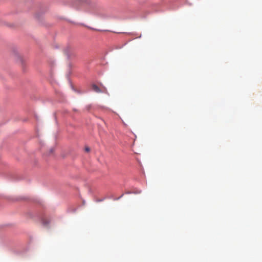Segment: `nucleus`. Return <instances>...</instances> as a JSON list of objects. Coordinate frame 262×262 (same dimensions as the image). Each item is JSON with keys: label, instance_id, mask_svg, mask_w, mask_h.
I'll list each match as a JSON object with an SVG mask.
<instances>
[{"label": "nucleus", "instance_id": "1", "mask_svg": "<svg viewBox=\"0 0 262 262\" xmlns=\"http://www.w3.org/2000/svg\"><path fill=\"white\" fill-rule=\"evenodd\" d=\"M92 89L93 91H94L95 92H96L97 93H101V91L100 90L99 88L95 84H93L92 85Z\"/></svg>", "mask_w": 262, "mask_h": 262}, {"label": "nucleus", "instance_id": "2", "mask_svg": "<svg viewBox=\"0 0 262 262\" xmlns=\"http://www.w3.org/2000/svg\"><path fill=\"white\" fill-rule=\"evenodd\" d=\"M85 151H86V152H89V151H90V148H89V147H86L85 148Z\"/></svg>", "mask_w": 262, "mask_h": 262}]
</instances>
